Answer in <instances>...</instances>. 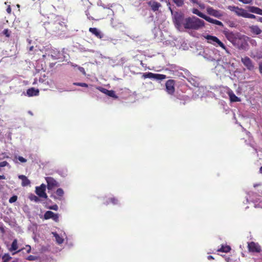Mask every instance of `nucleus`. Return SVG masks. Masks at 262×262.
<instances>
[{"mask_svg": "<svg viewBox=\"0 0 262 262\" xmlns=\"http://www.w3.org/2000/svg\"><path fill=\"white\" fill-rule=\"evenodd\" d=\"M16 252H14V253H13V254H15V253H16Z\"/></svg>", "mask_w": 262, "mask_h": 262, "instance_id": "obj_59", "label": "nucleus"}, {"mask_svg": "<svg viewBox=\"0 0 262 262\" xmlns=\"http://www.w3.org/2000/svg\"><path fill=\"white\" fill-rule=\"evenodd\" d=\"M79 70H80V71H81V72H82L84 73V68H80Z\"/></svg>", "mask_w": 262, "mask_h": 262, "instance_id": "obj_51", "label": "nucleus"}, {"mask_svg": "<svg viewBox=\"0 0 262 262\" xmlns=\"http://www.w3.org/2000/svg\"><path fill=\"white\" fill-rule=\"evenodd\" d=\"M74 84L77 86H80L82 87H88V85L85 83H82V82H75L74 83Z\"/></svg>", "mask_w": 262, "mask_h": 262, "instance_id": "obj_37", "label": "nucleus"}, {"mask_svg": "<svg viewBox=\"0 0 262 262\" xmlns=\"http://www.w3.org/2000/svg\"><path fill=\"white\" fill-rule=\"evenodd\" d=\"M17 200V196L16 195H13L11 197L9 200L10 203H13L15 202Z\"/></svg>", "mask_w": 262, "mask_h": 262, "instance_id": "obj_36", "label": "nucleus"}, {"mask_svg": "<svg viewBox=\"0 0 262 262\" xmlns=\"http://www.w3.org/2000/svg\"><path fill=\"white\" fill-rule=\"evenodd\" d=\"M12 262H18V260L17 259L13 260Z\"/></svg>", "mask_w": 262, "mask_h": 262, "instance_id": "obj_55", "label": "nucleus"}, {"mask_svg": "<svg viewBox=\"0 0 262 262\" xmlns=\"http://www.w3.org/2000/svg\"><path fill=\"white\" fill-rule=\"evenodd\" d=\"M56 194L57 197H56L55 195L52 194L50 196L51 198L54 199H58L59 200H62V197L64 194V191L61 188H58L56 191Z\"/></svg>", "mask_w": 262, "mask_h": 262, "instance_id": "obj_17", "label": "nucleus"}, {"mask_svg": "<svg viewBox=\"0 0 262 262\" xmlns=\"http://www.w3.org/2000/svg\"><path fill=\"white\" fill-rule=\"evenodd\" d=\"M241 61L244 65L247 67L249 70H252L254 69V66L251 59L247 57L242 58Z\"/></svg>", "mask_w": 262, "mask_h": 262, "instance_id": "obj_11", "label": "nucleus"}, {"mask_svg": "<svg viewBox=\"0 0 262 262\" xmlns=\"http://www.w3.org/2000/svg\"><path fill=\"white\" fill-rule=\"evenodd\" d=\"M205 38L208 40V42L209 43H212L214 45H216L214 43L216 40H218V38L214 36H212L210 35H207L205 36Z\"/></svg>", "mask_w": 262, "mask_h": 262, "instance_id": "obj_22", "label": "nucleus"}, {"mask_svg": "<svg viewBox=\"0 0 262 262\" xmlns=\"http://www.w3.org/2000/svg\"><path fill=\"white\" fill-rule=\"evenodd\" d=\"M246 8L250 12L262 15V9L255 6H247Z\"/></svg>", "mask_w": 262, "mask_h": 262, "instance_id": "obj_15", "label": "nucleus"}, {"mask_svg": "<svg viewBox=\"0 0 262 262\" xmlns=\"http://www.w3.org/2000/svg\"><path fill=\"white\" fill-rule=\"evenodd\" d=\"M258 20H259L260 21L262 22V17H259V19H258Z\"/></svg>", "mask_w": 262, "mask_h": 262, "instance_id": "obj_54", "label": "nucleus"}, {"mask_svg": "<svg viewBox=\"0 0 262 262\" xmlns=\"http://www.w3.org/2000/svg\"><path fill=\"white\" fill-rule=\"evenodd\" d=\"M259 72L262 74V62L259 64Z\"/></svg>", "mask_w": 262, "mask_h": 262, "instance_id": "obj_46", "label": "nucleus"}, {"mask_svg": "<svg viewBox=\"0 0 262 262\" xmlns=\"http://www.w3.org/2000/svg\"><path fill=\"white\" fill-rule=\"evenodd\" d=\"M11 31L8 29H5L3 31V34L7 37H9L11 35Z\"/></svg>", "mask_w": 262, "mask_h": 262, "instance_id": "obj_33", "label": "nucleus"}, {"mask_svg": "<svg viewBox=\"0 0 262 262\" xmlns=\"http://www.w3.org/2000/svg\"><path fill=\"white\" fill-rule=\"evenodd\" d=\"M107 96L113 97L115 99H117L118 98V96L116 95L115 91L113 90H110L107 93Z\"/></svg>", "mask_w": 262, "mask_h": 262, "instance_id": "obj_31", "label": "nucleus"}, {"mask_svg": "<svg viewBox=\"0 0 262 262\" xmlns=\"http://www.w3.org/2000/svg\"><path fill=\"white\" fill-rule=\"evenodd\" d=\"M197 5L202 9H204L205 8V5L203 3H202L200 2H199V4H198Z\"/></svg>", "mask_w": 262, "mask_h": 262, "instance_id": "obj_43", "label": "nucleus"}, {"mask_svg": "<svg viewBox=\"0 0 262 262\" xmlns=\"http://www.w3.org/2000/svg\"><path fill=\"white\" fill-rule=\"evenodd\" d=\"M8 165H9V163L6 161L0 162V166L1 167H5V166H8Z\"/></svg>", "mask_w": 262, "mask_h": 262, "instance_id": "obj_42", "label": "nucleus"}, {"mask_svg": "<svg viewBox=\"0 0 262 262\" xmlns=\"http://www.w3.org/2000/svg\"><path fill=\"white\" fill-rule=\"evenodd\" d=\"M230 259L229 258H228V259H227V261H228V260Z\"/></svg>", "mask_w": 262, "mask_h": 262, "instance_id": "obj_58", "label": "nucleus"}, {"mask_svg": "<svg viewBox=\"0 0 262 262\" xmlns=\"http://www.w3.org/2000/svg\"><path fill=\"white\" fill-rule=\"evenodd\" d=\"M227 9L231 11L234 12L236 15L245 17L247 11L243 8H239L235 6H228Z\"/></svg>", "mask_w": 262, "mask_h": 262, "instance_id": "obj_5", "label": "nucleus"}, {"mask_svg": "<svg viewBox=\"0 0 262 262\" xmlns=\"http://www.w3.org/2000/svg\"><path fill=\"white\" fill-rule=\"evenodd\" d=\"M215 43L217 44V46L221 47L223 49L225 50L227 52H228L227 49L226 47V46L224 45V44L221 42L219 39L218 38V40H216ZM217 46V45H216Z\"/></svg>", "mask_w": 262, "mask_h": 262, "instance_id": "obj_29", "label": "nucleus"}, {"mask_svg": "<svg viewBox=\"0 0 262 262\" xmlns=\"http://www.w3.org/2000/svg\"><path fill=\"white\" fill-rule=\"evenodd\" d=\"M147 4L154 12L158 11L159 9L162 7V5L160 3L153 0L148 1L147 2Z\"/></svg>", "mask_w": 262, "mask_h": 262, "instance_id": "obj_13", "label": "nucleus"}, {"mask_svg": "<svg viewBox=\"0 0 262 262\" xmlns=\"http://www.w3.org/2000/svg\"><path fill=\"white\" fill-rule=\"evenodd\" d=\"M259 171L261 173H262V166L260 168Z\"/></svg>", "mask_w": 262, "mask_h": 262, "instance_id": "obj_53", "label": "nucleus"}, {"mask_svg": "<svg viewBox=\"0 0 262 262\" xmlns=\"http://www.w3.org/2000/svg\"><path fill=\"white\" fill-rule=\"evenodd\" d=\"M248 249L249 252L252 253H259L261 251L260 246L254 242H251L248 243Z\"/></svg>", "mask_w": 262, "mask_h": 262, "instance_id": "obj_6", "label": "nucleus"}, {"mask_svg": "<svg viewBox=\"0 0 262 262\" xmlns=\"http://www.w3.org/2000/svg\"><path fill=\"white\" fill-rule=\"evenodd\" d=\"M33 48V47H30V50H32Z\"/></svg>", "mask_w": 262, "mask_h": 262, "instance_id": "obj_56", "label": "nucleus"}, {"mask_svg": "<svg viewBox=\"0 0 262 262\" xmlns=\"http://www.w3.org/2000/svg\"><path fill=\"white\" fill-rule=\"evenodd\" d=\"M29 198L31 201H34L35 202H38L40 201L39 198L33 194H31L29 196Z\"/></svg>", "mask_w": 262, "mask_h": 262, "instance_id": "obj_27", "label": "nucleus"}, {"mask_svg": "<svg viewBox=\"0 0 262 262\" xmlns=\"http://www.w3.org/2000/svg\"><path fill=\"white\" fill-rule=\"evenodd\" d=\"M18 178L21 180V185L23 186H26L29 185L30 184V181L24 175H19L18 176Z\"/></svg>", "mask_w": 262, "mask_h": 262, "instance_id": "obj_21", "label": "nucleus"}, {"mask_svg": "<svg viewBox=\"0 0 262 262\" xmlns=\"http://www.w3.org/2000/svg\"><path fill=\"white\" fill-rule=\"evenodd\" d=\"M249 29L251 33L254 35H259L262 32V30L256 25L250 26Z\"/></svg>", "mask_w": 262, "mask_h": 262, "instance_id": "obj_18", "label": "nucleus"}, {"mask_svg": "<svg viewBox=\"0 0 262 262\" xmlns=\"http://www.w3.org/2000/svg\"><path fill=\"white\" fill-rule=\"evenodd\" d=\"M45 28L53 33H58L62 31L64 26L62 23L56 21L54 23L46 22L44 24Z\"/></svg>", "mask_w": 262, "mask_h": 262, "instance_id": "obj_2", "label": "nucleus"}, {"mask_svg": "<svg viewBox=\"0 0 262 262\" xmlns=\"http://www.w3.org/2000/svg\"><path fill=\"white\" fill-rule=\"evenodd\" d=\"M142 78H153L158 80H162L166 78L167 77L165 75L161 74H155L151 72L143 73Z\"/></svg>", "mask_w": 262, "mask_h": 262, "instance_id": "obj_4", "label": "nucleus"}, {"mask_svg": "<svg viewBox=\"0 0 262 262\" xmlns=\"http://www.w3.org/2000/svg\"><path fill=\"white\" fill-rule=\"evenodd\" d=\"M207 12L209 15L217 18H220L223 16V14L220 11L215 10L210 7H209L207 8Z\"/></svg>", "mask_w": 262, "mask_h": 262, "instance_id": "obj_12", "label": "nucleus"}, {"mask_svg": "<svg viewBox=\"0 0 262 262\" xmlns=\"http://www.w3.org/2000/svg\"><path fill=\"white\" fill-rule=\"evenodd\" d=\"M39 91L34 88H31L27 90V95L29 97L36 96L39 95Z\"/></svg>", "mask_w": 262, "mask_h": 262, "instance_id": "obj_16", "label": "nucleus"}, {"mask_svg": "<svg viewBox=\"0 0 262 262\" xmlns=\"http://www.w3.org/2000/svg\"><path fill=\"white\" fill-rule=\"evenodd\" d=\"M7 12L8 13H11V9L10 8V6H9L7 8Z\"/></svg>", "mask_w": 262, "mask_h": 262, "instance_id": "obj_47", "label": "nucleus"}, {"mask_svg": "<svg viewBox=\"0 0 262 262\" xmlns=\"http://www.w3.org/2000/svg\"><path fill=\"white\" fill-rule=\"evenodd\" d=\"M245 18L254 19V18H256V16L254 15V14H250V13L247 12Z\"/></svg>", "mask_w": 262, "mask_h": 262, "instance_id": "obj_39", "label": "nucleus"}, {"mask_svg": "<svg viewBox=\"0 0 262 262\" xmlns=\"http://www.w3.org/2000/svg\"><path fill=\"white\" fill-rule=\"evenodd\" d=\"M225 35L228 40L233 45L238 44L239 40L242 39L238 33H234L232 32H228L225 34Z\"/></svg>", "mask_w": 262, "mask_h": 262, "instance_id": "obj_3", "label": "nucleus"}, {"mask_svg": "<svg viewBox=\"0 0 262 262\" xmlns=\"http://www.w3.org/2000/svg\"><path fill=\"white\" fill-rule=\"evenodd\" d=\"M89 31L98 38L101 39L103 37V34L96 28H90Z\"/></svg>", "mask_w": 262, "mask_h": 262, "instance_id": "obj_14", "label": "nucleus"}, {"mask_svg": "<svg viewBox=\"0 0 262 262\" xmlns=\"http://www.w3.org/2000/svg\"><path fill=\"white\" fill-rule=\"evenodd\" d=\"M190 1L193 3V4H199V1L198 0H190Z\"/></svg>", "mask_w": 262, "mask_h": 262, "instance_id": "obj_45", "label": "nucleus"}, {"mask_svg": "<svg viewBox=\"0 0 262 262\" xmlns=\"http://www.w3.org/2000/svg\"><path fill=\"white\" fill-rule=\"evenodd\" d=\"M208 259L209 260H210V259H214V258L213 257V256H211V255H209V256H208Z\"/></svg>", "mask_w": 262, "mask_h": 262, "instance_id": "obj_49", "label": "nucleus"}, {"mask_svg": "<svg viewBox=\"0 0 262 262\" xmlns=\"http://www.w3.org/2000/svg\"><path fill=\"white\" fill-rule=\"evenodd\" d=\"M2 259H3V262H8V261L11 259V257L9 255V254H5L3 257Z\"/></svg>", "mask_w": 262, "mask_h": 262, "instance_id": "obj_34", "label": "nucleus"}, {"mask_svg": "<svg viewBox=\"0 0 262 262\" xmlns=\"http://www.w3.org/2000/svg\"><path fill=\"white\" fill-rule=\"evenodd\" d=\"M54 236L55 238L56 242L59 244H61L63 243V239L62 237H61L57 233H53Z\"/></svg>", "mask_w": 262, "mask_h": 262, "instance_id": "obj_26", "label": "nucleus"}, {"mask_svg": "<svg viewBox=\"0 0 262 262\" xmlns=\"http://www.w3.org/2000/svg\"><path fill=\"white\" fill-rule=\"evenodd\" d=\"M29 249L27 250V253H30L31 251V247L28 246Z\"/></svg>", "mask_w": 262, "mask_h": 262, "instance_id": "obj_50", "label": "nucleus"}, {"mask_svg": "<svg viewBox=\"0 0 262 262\" xmlns=\"http://www.w3.org/2000/svg\"><path fill=\"white\" fill-rule=\"evenodd\" d=\"M172 15V21L176 28L180 31L183 29L198 30L204 27V21L196 16L185 17L184 14L182 12H173L169 8Z\"/></svg>", "mask_w": 262, "mask_h": 262, "instance_id": "obj_1", "label": "nucleus"}, {"mask_svg": "<svg viewBox=\"0 0 262 262\" xmlns=\"http://www.w3.org/2000/svg\"><path fill=\"white\" fill-rule=\"evenodd\" d=\"M98 89L100 90V91H101V92H102L103 93L105 94V92L106 91L107 89H105V88H101V87H99L98 88Z\"/></svg>", "mask_w": 262, "mask_h": 262, "instance_id": "obj_44", "label": "nucleus"}, {"mask_svg": "<svg viewBox=\"0 0 262 262\" xmlns=\"http://www.w3.org/2000/svg\"><path fill=\"white\" fill-rule=\"evenodd\" d=\"M9 158V157H8V156H5V157H4V158Z\"/></svg>", "mask_w": 262, "mask_h": 262, "instance_id": "obj_57", "label": "nucleus"}, {"mask_svg": "<svg viewBox=\"0 0 262 262\" xmlns=\"http://www.w3.org/2000/svg\"><path fill=\"white\" fill-rule=\"evenodd\" d=\"M231 250V247L228 245H222L221 247L217 250V251L227 253Z\"/></svg>", "mask_w": 262, "mask_h": 262, "instance_id": "obj_24", "label": "nucleus"}, {"mask_svg": "<svg viewBox=\"0 0 262 262\" xmlns=\"http://www.w3.org/2000/svg\"><path fill=\"white\" fill-rule=\"evenodd\" d=\"M189 98L187 96H184L183 97L182 101L180 102V105H185L186 104V102L189 101Z\"/></svg>", "mask_w": 262, "mask_h": 262, "instance_id": "obj_32", "label": "nucleus"}, {"mask_svg": "<svg viewBox=\"0 0 262 262\" xmlns=\"http://www.w3.org/2000/svg\"><path fill=\"white\" fill-rule=\"evenodd\" d=\"M17 240L14 239L11 244V248L9 249L10 251H16L18 249Z\"/></svg>", "mask_w": 262, "mask_h": 262, "instance_id": "obj_25", "label": "nucleus"}, {"mask_svg": "<svg viewBox=\"0 0 262 262\" xmlns=\"http://www.w3.org/2000/svg\"><path fill=\"white\" fill-rule=\"evenodd\" d=\"M28 260H30V261H33V260H35L37 259V257L35 256H34V255H29L27 258H26Z\"/></svg>", "mask_w": 262, "mask_h": 262, "instance_id": "obj_38", "label": "nucleus"}, {"mask_svg": "<svg viewBox=\"0 0 262 262\" xmlns=\"http://www.w3.org/2000/svg\"><path fill=\"white\" fill-rule=\"evenodd\" d=\"M205 20L206 21L210 23H212V24H213L220 26H221L222 27H224V25H223V24L221 21H219L218 20H216V19H213V18L208 16H207V17H206Z\"/></svg>", "mask_w": 262, "mask_h": 262, "instance_id": "obj_20", "label": "nucleus"}, {"mask_svg": "<svg viewBox=\"0 0 262 262\" xmlns=\"http://www.w3.org/2000/svg\"><path fill=\"white\" fill-rule=\"evenodd\" d=\"M228 94L230 98V100L231 102H239L241 101V99L237 97L234 93L232 92V91H230L228 92Z\"/></svg>", "mask_w": 262, "mask_h": 262, "instance_id": "obj_19", "label": "nucleus"}, {"mask_svg": "<svg viewBox=\"0 0 262 262\" xmlns=\"http://www.w3.org/2000/svg\"><path fill=\"white\" fill-rule=\"evenodd\" d=\"M86 15L89 19L95 20H99L101 19L100 17H97L96 18L91 16L88 11L86 12Z\"/></svg>", "mask_w": 262, "mask_h": 262, "instance_id": "obj_30", "label": "nucleus"}, {"mask_svg": "<svg viewBox=\"0 0 262 262\" xmlns=\"http://www.w3.org/2000/svg\"><path fill=\"white\" fill-rule=\"evenodd\" d=\"M6 177L4 175H0V180H5Z\"/></svg>", "mask_w": 262, "mask_h": 262, "instance_id": "obj_48", "label": "nucleus"}, {"mask_svg": "<svg viewBox=\"0 0 262 262\" xmlns=\"http://www.w3.org/2000/svg\"><path fill=\"white\" fill-rule=\"evenodd\" d=\"M192 12L193 14L197 15L199 17L204 19L205 20L206 19V18L207 16V15H205L204 14H203V13L200 12L199 10H198L197 9H195V8H193L192 10Z\"/></svg>", "mask_w": 262, "mask_h": 262, "instance_id": "obj_23", "label": "nucleus"}, {"mask_svg": "<svg viewBox=\"0 0 262 262\" xmlns=\"http://www.w3.org/2000/svg\"><path fill=\"white\" fill-rule=\"evenodd\" d=\"M176 81L173 79L167 80L165 83L166 91L169 95H173L175 92Z\"/></svg>", "mask_w": 262, "mask_h": 262, "instance_id": "obj_7", "label": "nucleus"}, {"mask_svg": "<svg viewBox=\"0 0 262 262\" xmlns=\"http://www.w3.org/2000/svg\"><path fill=\"white\" fill-rule=\"evenodd\" d=\"M109 202L114 205H117L118 204V200L115 197L111 198L109 199Z\"/></svg>", "mask_w": 262, "mask_h": 262, "instance_id": "obj_35", "label": "nucleus"}, {"mask_svg": "<svg viewBox=\"0 0 262 262\" xmlns=\"http://www.w3.org/2000/svg\"><path fill=\"white\" fill-rule=\"evenodd\" d=\"M110 91V90H106V91L105 92V94H106V95H107V93L109 92V91Z\"/></svg>", "mask_w": 262, "mask_h": 262, "instance_id": "obj_52", "label": "nucleus"}, {"mask_svg": "<svg viewBox=\"0 0 262 262\" xmlns=\"http://www.w3.org/2000/svg\"><path fill=\"white\" fill-rule=\"evenodd\" d=\"M46 180L47 183V188L49 190H52L59 186L58 182L52 177H46Z\"/></svg>", "mask_w": 262, "mask_h": 262, "instance_id": "obj_8", "label": "nucleus"}, {"mask_svg": "<svg viewBox=\"0 0 262 262\" xmlns=\"http://www.w3.org/2000/svg\"><path fill=\"white\" fill-rule=\"evenodd\" d=\"M46 187V185L42 184L39 187H36L35 192L39 197L47 199L48 195L45 192Z\"/></svg>", "mask_w": 262, "mask_h": 262, "instance_id": "obj_9", "label": "nucleus"}, {"mask_svg": "<svg viewBox=\"0 0 262 262\" xmlns=\"http://www.w3.org/2000/svg\"><path fill=\"white\" fill-rule=\"evenodd\" d=\"M177 7H180L184 4V0H172Z\"/></svg>", "mask_w": 262, "mask_h": 262, "instance_id": "obj_28", "label": "nucleus"}, {"mask_svg": "<svg viewBox=\"0 0 262 262\" xmlns=\"http://www.w3.org/2000/svg\"><path fill=\"white\" fill-rule=\"evenodd\" d=\"M49 208L50 209H52V210H55V211H57L58 209V206L55 204V205H54L53 206H51L49 207Z\"/></svg>", "mask_w": 262, "mask_h": 262, "instance_id": "obj_41", "label": "nucleus"}, {"mask_svg": "<svg viewBox=\"0 0 262 262\" xmlns=\"http://www.w3.org/2000/svg\"><path fill=\"white\" fill-rule=\"evenodd\" d=\"M15 158L16 159H17L21 163H25L27 162V159L23 158V157L18 156V157H17V156H15Z\"/></svg>", "mask_w": 262, "mask_h": 262, "instance_id": "obj_40", "label": "nucleus"}, {"mask_svg": "<svg viewBox=\"0 0 262 262\" xmlns=\"http://www.w3.org/2000/svg\"><path fill=\"white\" fill-rule=\"evenodd\" d=\"M44 219L45 220H49L52 219L56 222L59 221V215L51 211H47L44 214Z\"/></svg>", "mask_w": 262, "mask_h": 262, "instance_id": "obj_10", "label": "nucleus"}]
</instances>
